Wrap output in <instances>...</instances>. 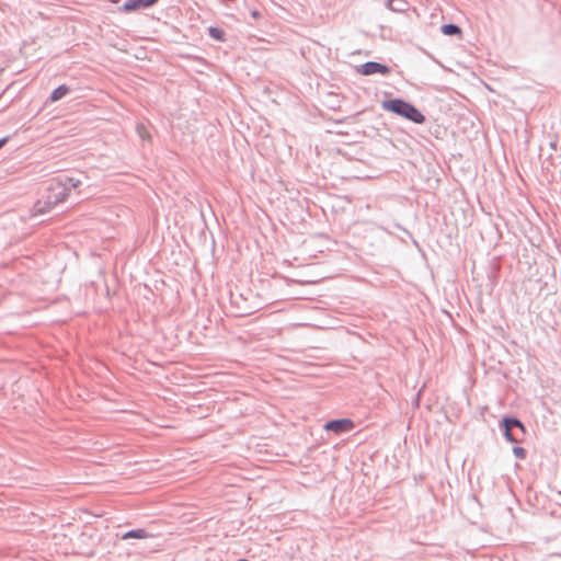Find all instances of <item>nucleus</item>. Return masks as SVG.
<instances>
[{"label": "nucleus", "mask_w": 561, "mask_h": 561, "mask_svg": "<svg viewBox=\"0 0 561 561\" xmlns=\"http://www.w3.org/2000/svg\"><path fill=\"white\" fill-rule=\"evenodd\" d=\"M67 196L68 190L60 181H48L41 193V197L33 206V215L37 216L49 213L58 204L65 202Z\"/></svg>", "instance_id": "1"}, {"label": "nucleus", "mask_w": 561, "mask_h": 561, "mask_svg": "<svg viewBox=\"0 0 561 561\" xmlns=\"http://www.w3.org/2000/svg\"><path fill=\"white\" fill-rule=\"evenodd\" d=\"M382 108L396 113L407 119L412 121L416 124H422L425 121L424 115L412 104L394 99L382 102Z\"/></svg>", "instance_id": "2"}, {"label": "nucleus", "mask_w": 561, "mask_h": 561, "mask_svg": "<svg viewBox=\"0 0 561 561\" xmlns=\"http://www.w3.org/2000/svg\"><path fill=\"white\" fill-rule=\"evenodd\" d=\"M354 426L355 425L352 420L342 419V420H334V421L328 422L324 425V428L327 431H331V432L339 434V433L352 431L354 428Z\"/></svg>", "instance_id": "3"}, {"label": "nucleus", "mask_w": 561, "mask_h": 561, "mask_svg": "<svg viewBox=\"0 0 561 561\" xmlns=\"http://www.w3.org/2000/svg\"><path fill=\"white\" fill-rule=\"evenodd\" d=\"M359 72L364 76H370L375 73L388 75L390 69L379 62L368 61L360 66Z\"/></svg>", "instance_id": "4"}, {"label": "nucleus", "mask_w": 561, "mask_h": 561, "mask_svg": "<svg viewBox=\"0 0 561 561\" xmlns=\"http://www.w3.org/2000/svg\"><path fill=\"white\" fill-rule=\"evenodd\" d=\"M503 425H504V436L506 437L507 440H510L511 443H516L518 439L513 435L512 433V427L513 426H516L518 427L522 433L525 432V427L524 425L516 419H508V417H505L503 419Z\"/></svg>", "instance_id": "5"}, {"label": "nucleus", "mask_w": 561, "mask_h": 561, "mask_svg": "<svg viewBox=\"0 0 561 561\" xmlns=\"http://www.w3.org/2000/svg\"><path fill=\"white\" fill-rule=\"evenodd\" d=\"M158 0H127L124 5H123V9L125 11H134L140 7H150L152 4H154Z\"/></svg>", "instance_id": "6"}, {"label": "nucleus", "mask_w": 561, "mask_h": 561, "mask_svg": "<svg viewBox=\"0 0 561 561\" xmlns=\"http://www.w3.org/2000/svg\"><path fill=\"white\" fill-rule=\"evenodd\" d=\"M151 537H152V535L147 533L145 529H134V530L125 533L122 536V539H124V540H126V539H148Z\"/></svg>", "instance_id": "7"}, {"label": "nucleus", "mask_w": 561, "mask_h": 561, "mask_svg": "<svg viewBox=\"0 0 561 561\" xmlns=\"http://www.w3.org/2000/svg\"><path fill=\"white\" fill-rule=\"evenodd\" d=\"M68 93V88L65 85H60L57 89H55L50 95V100L53 102H56L60 100L62 96H65Z\"/></svg>", "instance_id": "8"}, {"label": "nucleus", "mask_w": 561, "mask_h": 561, "mask_svg": "<svg viewBox=\"0 0 561 561\" xmlns=\"http://www.w3.org/2000/svg\"><path fill=\"white\" fill-rule=\"evenodd\" d=\"M442 32L445 35H458L461 33V30L457 25L446 24V25H443Z\"/></svg>", "instance_id": "9"}, {"label": "nucleus", "mask_w": 561, "mask_h": 561, "mask_svg": "<svg viewBox=\"0 0 561 561\" xmlns=\"http://www.w3.org/2000/svg\"><path fill=\"white\" fill-rule=\"evenodd\" d=\"M209 34L216 38V39H219V41H222L224 39V32L221 30H218L216 27H211L209 30Z\"/></svg>", "instance_id": "10"}, {"label": "nucleus", "mask_w": 561, "mask_h": 561, "mask_svg": "<svg viewBox=\"0 0 561 561\" xmlns=\"http://www.w3.org/2000/svg\"><path fill=\"white\" fill-rule=\"evenodd\" d=\"M514 454L518 457V458H524L525 457V449L522 448V447H516L514 448Z\"/></svg>", "instance_id": "11"}, {"label": "nucleus", "mask_w": 561, "mask_h": 561, "mask_svg": "<svg viewBox=\"0 0 561 561\" xmlns=\"http://www.w3.org/2000/svg\"><path fill=\"white\" fill-rule=\"evenodd\" d=\"M138 133L142 138H149V135L144 126H138Z\"/></svg>", "instance_id": "12"}, {"label": "nucleus", "mask_w": 561, "mask_h": 561, "mask_svg": "<svg viewBox=\"0 0 561 561\" xmlns=\"http://www.w3.org/2000/svg\"><path fill=\"white\" fill-rule=\"evenodd\" d=\"M8 141V138L0 139V149L3 147V145Z\"/></svg>", "instance_id": "13"}, {"label": "nucleus", "mask_w": 561, "mask_h": 561, "mask_svg": "<svg viewBox=\"0 0 561 561\" xmlns=\"http://www.w3.org/2000/svg\"><path fill=\"white\" fill-rule=\"evenodd\" d=\"M401 0H389L390 8H393V3L400 2Z\"/></svg>", "instance_id": "14"}, {"label": "nucleus", "mask_w": 561, "mask_h": 561, "mask_svg": "<svg viewBox=\"0 0 561 561\" xmlns=\"http://www.w3.org/2000/svg\"><path fill=\"white\" fill-rule=\"evenodd\" d=\"M238 561H248V560H245V559H241V560H238Z\"/></svg>", "instance_id": "15"}]
</instances>
